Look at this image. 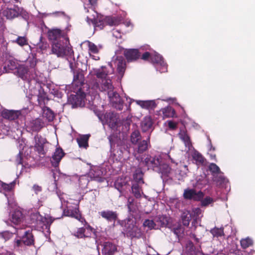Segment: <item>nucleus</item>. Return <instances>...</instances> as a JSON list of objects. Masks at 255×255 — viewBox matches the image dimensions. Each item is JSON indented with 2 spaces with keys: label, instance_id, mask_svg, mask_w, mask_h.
Wrapping results in <instances>:
<instances>
[{
  "label": "nucleus",
  "instance_id": "31",
  "mask_svg": "<svg viewBox=\"0 0 255 255\" xmlns=\"http://www.w3.org/2000/svg\"><path fill=\"white\" fill-rule=\"evenodd\" d=\"M102 172L98 168L92 170L90 172V176L93 180L102 182L104 181L103 178L102 177Z\"/></svg>",
  "mask_w": 255,
  "mask_h": 255
},
{
  "label": "nucleus",
  "instance_id": "19",
  "mask_svg": "<svg viewBox=\"0 0 255 255\" xmlns=\"http://www.w3.org/2000/svg\"><path fill=\"white\" fill-rule=\"evenodd\" d=\"M100 215L108 222H115L118 219V214L116 211L112 210H104L99 212Z\"/></svg>",
  "mask_w": 255,
  "mask_h": 255
},
{
  "label": "nucleus",
  "instance_id": "46",
  "mask_svg": "<svg viewBox=\"0 0 255 255\" xmlns=\"http://www.w3.org/2000/svg\"><path fill=\"white\" fill-rule=\"evenodd\" d=\"M32 129L34 131H39L42 128V123L39 119H36L32 123Z\"/></svg>",
  "mask_w": 255,
  "mask_h": 255
},
{
  "label": "nucleus",
  "instance_id": "44",
  "mask_svg": "<svg viewBox=\"0 0 255 255\" xmlns=\"http://www.w3.org/2000/svg\"><path fill=\"white\" fill-rule=\"evenodd\" d=\"M210 233L214 237H219L224 236V229L223 228H214L211 230Z\"/></svg>",
  "mask_w": 255,
  "mask_h": 255
},
{
  "label": "nucleus",
  "instance_id": "28",
  "mask_svg": "<svg viewBox=\"0 0 255 255\" xmlns=\"http://www.w3.org/2000/svg\"><path fill=\"white\" fill-rule=\"evenodd\" d=\"M108 139L112 149H114L116 145L121 146L123 143V141L118 135L114 134L110 135Z\"/></svg>",
  "mask_w": 255,
  "mask_h": 255
},
{
  "label": "nucleus",
  "instance_id": "59",
  "mask_svg": "<svg viewBox=\"0 0 255 255\" xmlns=\"http://www.w3.org/2000/svg\"><path fill=\"white\" fill-rule=\"evenodd\" d=\"M168 126L169 128L171 129H175L177 128V124L171 121L168 122Z\"/></svg>",
  "mask_w": 255,
  "mask_h": 255
},
{
  "label": "nucleus",
  "instance_id": "34",
  "mask_svg": "<svg viewBox=\"0 0 255 255\" xmlns=\"http://www.w3.org/2000/svg\"><path fill=\"white\" fill-rule=\"evenodd\" d=\"M89 138V135L87 134L83 135L79 138H77V141L79 147L87 148L88 146Z\"/></svg>",
  "mask_w": 255,
  "mask_h": 255
},
{
  "label": "nucleus",
  "instance_id": "10",
  "mask_svg": "<svg viewBox=\"0 0 255 255\" xmlns=\"http://www.w3.org/2000/svg\"><path fill=\"white\" fill-rule=\"evenodd\" d=\"M161 159L157 156H147L144 160L143 162L148 167L155 171H161L159 168Z\"/></svg>",
  "mask_w": 255,
  "mask_h": 255
},
{
  "label": "nucleus",
  "instance_id": "29",
  "mask_svg": "<svg viewBox=\"0 0 255 255\" xmlns=\"http://www.w3.org/2000/svg\"><path fill=\"white\" fill-rule=\"evenodd\" d=\"M153 122L150 117H145L141 122V129L143 132H146L152 127Z\"/></svg>",
  "mask_w": 255,
  "mask_h": 255
},
{
  "label": "nucleus",
  "instance_id": "58",
  "mask_svg": "<svg viewBox=\"0 0 255 255\" xmlns=\"http://www.w3.org/2000/svg\"><path fill=\"white\" fill-rule=\"evenodd\" d=\"M32 189L36 194L42 191V187L37 184H34L33 186Z\"/></svg>",
  "mask_w": 255,
  "mask_h": 255
},
{
  "label": "nucleus",
  "instance_id": "12",
  "mask_svg": "<svg viewBox=\"0 0 255 255\" xmlns=\"http://www.w3.org/2000/svg\"><path fill=\"white\" fill-rule=\"evenodd\" d=\"M94 229L89 225H86L85 227L79 228L73 235L78 239L89 238L91 236Z\"/></svg>",
  "mask_w": 255,
  "mask_h": 255
},
{
  "label": "nucleus",
  "instance_id": "57",
  "mask_svg": "<svg viewBox=\"0 0 255 255\" xmlns=\"http://www.w3.org/2000/svg\"><path fill=\"white\" fill-rule=\"evenodd\" d=\"M181 228L180 226H178L177 227L173 228L172 232L174 234L177 236H179L181 234Z\"/></svg>",
  "mask_w": 255,
  "mask_h": 255
},
{
  "label": "nucleus",
  "instance_id": "49",
  "mask_svg": "<svg viewBox=\"0 0 255 255\" xmlns=\"http://www.w3.org/2000/svg\"><path fill=\"white\" fill-rule=\"evenodd\" d=\"M159 168L161 171H156L158 173H161L162 174H167L170 172V168L169 166L166 164H162V160L160 162V165H159Z\"/></svg>",
  "mask_w": 255,
  "mask_h": 255
},
{
  "label": "nucleus",
  "instance_id": "22",
  "mask_svg": "<svg viewBox=\"0 0 255 255\" xmlns=\"http://www.w3.org/2000/svg\"><path fill=\"white\" fill-rule=\"evenodd\" d=\"M64 215L66 216L74 218L79 221L82 222L83 219L81 215L79 213V209L75 207L74 209H71L70 207H67L63 211Z\"/></svg>",
  "mask_w": 255,
  "mask_h": 255
},
{
  "label": "nucleus",
  "instance_id": "54",
  "mask_svg": "<svg viewBox=\"0 0 255 255\" xmlns=\"http://www.w3.org/2000/svg\"><path fill=\"white\" fill-rule=\"evenodd\" d=\"M42 37L40 36V42L38 44V46L39 48L41 50H44L47 48L48 45L46 42H42Z\"/></svg>",
  "mask_w": 255,
  "mask_h": 255
},
{
  "label": "nucleus",
  "instance_id": "27",
  "mask_svg": "<svg viewBox=\"0 0 255 255\" xmlns=\"http://www.w3.org/2000/svg\"><path fill=\"white\" fill-rule=\"evenodd\" d=\"M192 157L197 165H203L206 162L205 158L198 151L194 150L192 153Z\"/></svg>",
  "mask_w": 255,
  "mask_h": 255
},
{
  "label": "nucleus",
  "instance_id": "8",
  "mask_svg": "<svg viewBox=\"0 0 255 255\" xmlns=\"http://www.w3.org/2000/svg\"><path fill=\"white\" fill-rule=\"evenodd\" d=\"M47 36L48 39L52 41V43H53V42L60 41L61 39L63 40L69 38L64 31L58 28H53L48 30L47 31Z\"/></svg>",
  "mask_w": 255,
  "mask_h": 255
},
{
  "label": "nucleus",
  "instance_id": "37",
  "mask_svg": "<svg viewBox=\"0 0 255 255\" xmlns=\"http://www.w3.org/2000/svg\"><path fill=\"white\" fill-rule=\"evenodd\" d=\"M17 67L18 66L17 62L15 60V59H8L5 62V65L4 67V69H7L8 71H9L16 69Z\"/></svg>",
  "mask_w": 255,
  "mask_h": 255
},
{
  "label": "nucleus",
  "instance_id": "63",
  "mask_svg": "<svg viewBox=\"0 0 255 255\" xmlns=\"http://www.w3.org/2000/svg\"><path fill=\"white\" fill-rule=\"evenodd\" d=\"M89 1L91 4L93 5L96 3V0H89Z\"/></svg>",
  "mask_w": 255,
  "mask_h": 255
},
{
  "label": "nucleus",
  "instance_id": "6",
  "mask_svg": "<svg viewBox=\"0 0 255 255\" xmlns=\"http://www.w3.org/2000/svg\"><path fill=\"white\" fill-rule=\"evenodd\" d=\"M99 119L104 124H107L112 128L119 126V116L114 112H106L103 115L98 116Z\"/></svg>",
  "mask_w": 255,
  "mask_h": 255
},
{
  "label": "nucleus",
  "instance_id": "30",
  "mask_svg": "<svg viewBox=\"0 0 255 255\" xmlns=\"http://www.w3.org/2000/svg\"><path fill=\"white\" fill-rule=\"evenodd\" d=\"M88 48L90 57L95 60H99L100 59V57L99 56H95L91 54V53L98 54L99 53V49L97 46L94 43L89 42Z\"/></svg>",
  "mask_w": 255,
  "mask_h": 255
},
{
  "label": "nucleus",
  "instance_id": "14",
  "mask_svg": "<svg viewBox=\"0 0 255 255\" xmlns=\"http://www.w3.org/2000/svg\"><path fill=\"white\" fill-rule=\"evenodd\" d=\"M21 115V112L19 110H3L1 112V116L5 120L11 121L18 119Z\"/></svg>",
  "mask_w": 255,
  "mask_h": 255
},
{
  "label": "nucleus",
  "instance_id": "50",
  "mask_svg": "<svg viewBox=\"0 0 255 255\" xmlns=\"http://www.w3.org/2000/svg\"><path fill=\"white\" fill-rule=\"evenodd\" d=\"M162 113L165 117H169L173 116V113L175 112L174 109L171 107H167L164 108L162 110Z\"/></svg>",
  "mask_w": 255,
  "mask_h": 255
},
{
  "label": "nucleus",
  "instance_id": "18",
  "mask_svg": "<svg viewBox=\"0 0 255 255\" xmlns=\"http://www.w3.org/2000/svg\"><path fill=\"white\" fill-rule=\"evenodd\" d=\"M22 243L27 246H34L35 244V239L32 231L28 230L24 232V234L21 237Z\"/></svg>",
  "mask_w": 255,
  "mask_h": 255
},
{
  "label": "nucleus",
  "instance_id": "38",
  "mask_svg": "<svg viewBox=\"0 0 255 255\" xmlns=\"http://www.w3.org/2000/svg\"><path fill=\"white\" fill-rule=\"evenodd\" d=\"M45 100H49V99L46 95V93H45L44 92H40L37 96V101L39 106L42 107L45 106L46 105L45 102Z\"/></svg>",
  "mask_w": 255,
  "mask_h": 255
},
{
  "label": "nucleus",
  "instance_id": "62",
  "mask_svg": "<svg viewBox=\"0 0 255 255\" xmlns=\"http://www.w3.org/2000/svg\"><path fill=\"white\" fill-rule=\"evenodd\" d=\"M210 158L211 159L216 160V154H210Z\"/></svg>",
  "mask_w": 255,
  "mask_h": 255
},
{
  "label": "nucleus",
  "instance_id": "5",
  "mask_svg": "<svg viewBox=\"0 0 255 255\" xmlns=\"http://www.w3.org/2000/svg\"><path fill=\"white\" fill-rule=\"evenodd\" d=\"M125 231L128 237L139 239L142 237L143 234L141 229L136 225V222L130 218L125 220Z\"/></svg>",
  "mask_w": 255,
  "mask_h": 255
},
{
  "label": "nucleus",
  "instance_id": "3",
  "mask_svg": "<svg viewBox=\"0 0 255 255\" xmlns=\"http://www.w3.org/2000/svg\"><path fill=\"white\" fill-rule=\"evenodd\" d=\"M70 68L73 73V78L72 83L74 92H81L82 87L85 82V71L72 63L70 64Z\"/></svg>",
  "mask_w": 255,
  "mask_h": 255
},
{
  "label": "nucleus",
  "instance_id": "17",
  "mask_svg": "<svg viewBox=\"0 0 255 255\" xmlns=\"http://www.w3.org/2000/svg\"><path fill=\"white\" fill-rule=\"evenodd\" d=\"M128 62H132L139 59L140 56V53L138 49H126L124 53Z\"/></svg>",
  "mask_w": 255,
  "mask_h": 255
},
{
  "label": "nucleus",
  "instance_id": "41",
  "mask_svg": "<svg viewBox=\"0 0 255 255\" xmlns=\"http://www.w3.org/2000/svg\"><path fill=\"white\" fill-rule=\"evenodd\" d=\"M208 168L213 176L216 175V174H219L221 172L219 166L214 163H210L209 165Z\"/></svg>",
  "mask_w": 255,
  "mask_h": 255
},
{
  "label": "nucleus",
  "instance_id": "56",
  "mask_svg": "<svg viewBox=\"0 0 255 255\" xmlns=\"http://www.w3.org/2000/svg\"><path fill=\"white\" fill-rule=\"evenodd\" d=\"M23 153L22 151H19V153L17 154L16 156V161L18 164H22L23 158H22Z\"/></svg>",
  "mask_w": 255,
  "mask_h": 255
},
{
  "label": "nucleus",
  "instance_id": "42",
  "mask_svg": "<svg viewBox=\"0 0 255 255\" xmlns=\"http://www.w3.org/2000/svg\"><path fill=\"white\" fill-rule=\"evenodd\" d=\"M182 222L185 226H188L191 220V214L189 213H183L181 216Z\"/></svg>",
  "mask_w": 255,
  "mask_h": 255
},
{
  "label": "nucleus",
  "instance_id": "36",
  "mask_svg": "<svg viewBox=\"0 0 255 255\" xmlns=\"http://www.w3.org/2000/svg\"><path fill=\"white\" fill-rule=\"evenodd\" d=\"M133 179L136 183H143V173L140 168L136 169L133 175Z\"/></svg>",
  "mask_w": 255,
  "mask_h": 255
},
{
  "label": "nucleus",
  "instance_id": "15",
  "mask_svg": "<svg viewBox=\"0 0 255 255\" xmlns=\"http://www.w3.org/2000/svg\"><path fill=\"white\" fill-rule=\"evenodd\" d=\"M21 13V9L17 6H14L13 8H7L2 11L3 15L9 19L18 17Z\"/></svg>",
  "mask_w": 255,
  "mask_h": 255
},
{
  "label": "nucleus",
  "instance_id": "26",
  "mask_svg": "<svg viewBox=\"0 0 255 255\" xmlns=\"http://www.w3.org/2000/svg\"><path fill=\"white\" fill-rule=\"evenodd\" d=\"M136 103L142 108L148 110H153L157 105L154 100L137 101Z\"/></svg>",
  "mask_w": 255,
  "mask_h": 255
},
{
  "label": "nucleus",
  "instance_id": "32",
  "mask_svg": "<svg viewBox=\"0 0 255 255\" xmlns=\"http://www.w3.org/2000/svg\"><path fill=\"white\" fill-rule=\"evenodd\" d=\"M180 138L184 142L185 145L189 149L192 146V142L189 136L186 132L181 131L179 133Z\"/></svg>",
  "mask_w": 255,
  "mask_h": 255
},
{
  "label": "nucleus",
  "instance_id": "45",
  "mask_svg": "<svg viewBox=\"0 0 255 255\" xmlns=\"http://www.w3.org/2000/svg\"><path fill=\"white\" fill-rule=\"evenodd\" d=\"M132 193L134 197L136 198H139L141 197L140 193V187L138 183L133 184L131 187Z\"/></svg>",
  "mask_w": 255,
  "mask_h": 255
},
{
  "label": "nucleus",
  "instance_id": "52",
  "mask_svg": "<svg viewBox=\"0 0 255 255\" xmlns=\"http://www.w3.org/2000/svg\"><path fill=\"white\" fill-rule=\"evenodd\" d=\"M12 234L8 231L4 232L0 234V240H2L3 242L11 238Z\"/></svg>",
  "mask_w": 255,
  "mask_h": 255
},
{
  "label": "nucleus",
  "instance_id": "21",
  "mask_svg": "<svg viewBox=\"0 0 255 255\" xmlns=\"http://www.w3.org/2000/svg\"><path fill=\"white\" fill-rule=\"evenodd\" d=\"M115 63L117 67L118 73L121 77H123L126 69V63L125 60L122 57H118L116 59Z\"/></svg>",
  "mask_w": 255,
  "mask_h": 255
},
{
  "label": "nucleus",
  "instance_id": "23",
  "mask_svg": "<svg viewBox=\"0 0 255 255\" xmlns=\"http://www.w3.org/2000/svg\"><path fill=\"white\" fill-rule=\"evenodd\" d=\"M24 216L19 210H14L11 215L10 221L15 225L20 224L23 222Z\"/></svg>",
  "mask_w": 255,
  "mask_h": 255
},
{
  "label": "nucleus",
  "instance_id": "64",
  "mask_svg": "<svg viewBox=\"0 0 255 255\" xmlns=\"http://www.w3.org/2000/svg\"><path fill=\"white\" fill-rule=\"evenodd\" d=\"M6 255H15L13 253H11L10 252H8V251L6 252Z\"/></svg>",
  "mask_w": 255,
  "mask_h": 255
},
{
  "label": "nucleus",
  "instance_id": "47",
  "mask_svg": "<svg viewBox=\"0 0 255 255\" xmlns=\"http://www.w3.org/2000/svg\"><path fill=\"white\" fill-rule=\"evenodd\" d=\"M143 226L145 227H147L150 230H152L156 229V224L152 220L146 219L143 223Z\"/></svg>",
  "mask_w": 255,
  "mask_h": 255
},
{
  "label": "nucleus",
  "instance_id": "9",
  "mask_svg": "<svg viewBox=\"0 0 255 255\" xmlns=\"http://www.w3.org/2000/svg\"><path fill=\"white\" fill-rule=\"evenodd\" d=\"M35 143L33 146L34 150L37 152L40 157L45 156L46 152L44 149V145L46 142V139L42 137L40 135L36 134L34 136Z\"/></svg>",
  "mask_w": 255,
  "mask_h": 255
},
{
  "label": "nucleus",
  "instance_id": "33",
  "mask_svg": "<svg viewBox=\"0 0 255 255\" xmlns=\"http://www.w3.org/2000/svg\"><path fill=\"white\" fill-rule=\"evenodd\" d=\"M43 117L46 118L48 121H52L54 118V114L53 112L47 107L43 106L42 107Z\"/></svg>",
  "mask_w": 255,
  "mask_h": 255
},
{
  "label": "nucleus",
  "instance_id": "40",
  "mask_svg": "<svg viewBox=\"0 0 255 255\" xmlns=\"http://www.w3.org/2000/svg\"><path fill=\"white\" fill-rule=\"evenodd\" d=\"M240 244L242 248L244 249H246L253 245V240L248 237L245 239H243L240 241Z\"/></svg>",
  "mask_w": 255,
  "mask_h": 255
},
{
  "label": "nucleus",
  "instance_id": "60",
  "mask_svg": "<svg viewBox=\"0 0 255 255\" xmlns=\"http://www.w3.org/2000/svg\"><path fill=\"white\" fill-rule=\"evenodd\" d=\"M187 248H189V250L191 252L193 251L195 249L194 245L191 241H189L188 242L187 244Z\"/></svg>",
  "mask_w": 255,
  "mask_h": 255
},
{
  "label": "nucleus",
  "instance_id": "13",
  "mask_svg": "<svg viewBox=\"0 0 255 255\" xmlns=\"http://www.w3.org/2000/svg\"><path fill=\"white\" fill-rule=\"evenodd\" d=\"M65 155V153L61 147H57L50 159L52 165L54 167H58L60 162Z\"/></svg>",
  "mask_w": 255,
  "mask_h": 255
},
{
  "label": "nucleus",
  "instance_id": "35",
  "mask_svg": "<svg viewBox=\"0 0 255 255\" xmlns=\"http://www.w3.org/2000/svg\"><path fill=\"white\" fill-rule=\"evenodd\" d=\"M17 75L19 77L24 79L27 78L28 68L24 65L18 66L16 69Z\"/></svg>",
  "mask_w": 255,
  "mask_h": 255
},
{
  "label": "nucleus",
  "instance_id": "39",
  "mask_svg": "<svg viewBox=\"0 0 255 255\" xmlns=\"http://www.w3.org/2000/svg\"><path fill=\"white\" fill-rule=\"evenodd\" d=\"M140 138L141 135L139 131L135 130L131 133L130 135V140L132 144H137Z\"/></svg>",
  "mask_w": 255,
  "mask_h": 255
},
{
  "label": "nucleus",
  "instance_id": "7",
  "mask_svg": "<svg viewBox=\"0 0 255 255\" xmlns=\"http://www.w3.org/2000/svg\"><path fill=\"white\" fill-rule=\"evenodd\" d=\"M150 61L160 73L165 72L167 71V65L160 54L158 53L152 54Z\"/></svg>",
  "mask_w": 255,
  "mask_h": 255
},
{
  "label": "nucleus",
  "instance_id": "61",
  "mask_svg": "<svg viewBox=\"0 0 255 255\" xmlns=\"http://www.w3.org/2000/svg\"><path fill=\"white\" fill-rule=\"evenodd\" d=\"M22 243V239L17 240L15 241V246L17 247H19Z\"/></svg>",
  "mask_w": 255,
  "mask_h": 255
},
{
  "label": "nucleus",
  "instance_id": "24",
  "mask_svg": "<svg viewBox=\"0 0 255 255\" xmlns=\"http://www.w3.org/2000/svg\"><path fill=\"white\" fill-rule=\"evenodd\" d=\"M137 147L136 148V151L138 153H143L146 151L148 148L150 144V136H148L146 140H142L137 142Z\"/></svg>",
  "mask_w": 255,
  "mask_h": 255
},
{
  "label": "nucleus",
  "instance_id": "4",
  "mask_svg": "<svg viewBox=\"0 0 255 255\" xmlns=\"http://www.w3.org/2000/svg\"><path fill=\"white\" fill-rule=\"evenodd\" d=\"M94 27L99 30H102L106 25L116 26L120 23V18L118 17L111 16H100L96 19H91Z\"/></svg>",
  "mask_w": 255,
  "mask_h": 255
},
{
  "label": "nucleus",
  "instance_id": "20",
  "mask_svg": "<svg viewBox=\"0 0 255 255\" xmlns=\"http://www.w3.org/2000/svg\"><path fill=\"white\" fill-rule=\"evenodd\" d=\"M102 246V253L103 255H114L117 251L116 246L110 242H104Z\"/></svg>",
  "mask_w": 255,
  "mask_h": 255
},
{
  "label": "nucleus",
  "instance_id": "1",
  "mask_svg": "<svg viewBox=\"0 0 255 255\" xmlns=\"http://www.w3.org/2000/svg\"><path fill=\"white\" fill-rule=\"evenodd\" d=\"M95 74L98 79V82H96L93 86L99 89L101 91L107 92L111 101L115 104V107L119 110H123V102L119 94L114 92V86L112 81L108 77V72L105 70V67L96 69Z\"/></svg>",
  "mask_w": 255,
  "mask_h": 255
},
{
  "label": "nucleus",
  "instance_id": "53",
  "mask_svg": "<svg viewBox=\"0 0 255 255\" xmlns=\"http://www.w3.org/2000/svg\"><path fill=\"white\" fill-rule=\"evenodd\" d=\"M213 180L217 184H221L224 182L225 178L222 175H215L213 176Z\"/></svg>",
  "mask_w": 255,
  "mask_h": 255
},
{
  "label": "nucleus",
  "instance_id": "25",
  "mask_svg": "<svg viewBox=\"0 0 255 255\" xmlns=\"http://www.w3.org/2000/svg\"><path fill=\"white\" fill-rule=\"evenodd\" d=\"M155 222L160 227H167L171 222V218L165 215H158L155 218Z\"/></svg>",
  "mask_w": 255,
  "mask_h": 255
},
{
  "label": "nucleus",
  "instance_id": "43",
  "mask_svg": "<svg viewBox=\"0 0 255 255\" xmlns=\"http://www.w3.org/2000/svg\"><path fill=\"white\" fill-rule=\"evenodd\" d=\"M15 185L14 181H12L9 184H6L1 181L0 186L5 191H10L14 188Z\"/></svg>",
  "mask_w": 255,
  "mask_h": 255
},
{
  "label": "nucleus",
  "instance_id": "2",
  "mask_svg": "<svg viewBox=\"0 0 255 255\" xmlns=\"http://www.w3.org/2000/svg\"><path fill=\"white\" fill-rule=\"evenodd\" d=\"M51 53L58 57H64L65 56H72L74 54L72 47L71 46L69 38L56 42H53L51 45Z\"/></svg>",
  "mask_w": 255,
  "mask_h": 255
},
{
  "label": "nucleus",
  "instance_id": "48",
  "mask_svg": "<svg viewBox=\"0 0 255 255\" xmlns=\"http://www.w3.org/2000/svg\"><path fill=\"white\" fill-rule=\"evenodd\" d=\"M20 46H23L28 45V40L25 36H18L16 39L14 41Z\"/></svg>",
  "mask_w": 255,
  "mask_h": 255
},
{
  "label": "nucleus",
  "instance_id": "55",
  "mask_svg": "<svg viewBox=\"0 0 255 255\" xmlns=\"http://www.w3.org/2000/svg\"><path fill=\"white\" fill-rule=\"evenodd\" d=\"M152 54L149 53V52H145L141 57V59L144 60V61H147L149 59H151Z\"/></svg>",
  "mask_w": 255,
  "mask_h": 255
},
{
  "label": "nucleus",
  "instance_id": "11",
  "mask_svg": "<svg viewBox=\"0 0 255 255\" xmlns=\"http://www.w3.org/2000/svg\"><path fill=\"white\" fill-rule=\"evenodd\" d=\"M204 196V193L200 191L196 192L193 189H185L183 193V197L186 200H193L195 201H199Z\"/></svg>",
  "mask_w": 255,
  "mask_h": 255
},
{
  "label": "nucleus",
  "instance_id": "51",
  "mask_svg": "<svg viewBox=\"0 0 255 255\" xmlns=\"http://www.w3.org/2000/svg\"><path fill=\"white\" fill-rule=\"evenodd\" d=\"M200 201L201 206L204 207L207 206L214 202L213 199L209 196H207L204 199L202 198Z\"/></svg>",
  "mask_w": 255,
  "mask_h": 255
},
{
  "label": "nucleus",
  "instance_id": "16",
  "mask_svg": "<svg viewBox=\"0 0 255 255\" xmlns=\"http://www.w3.org/2000/svg\"><path fill=\"white\" fill-rule=\"evenodd\" d=\"M85 96L83 94H71L68 98V102L73 108L82 106L84 104Z\"/></svg>",
  "mask_w": 255,
  "mask_h": 255
}]
</instances>
